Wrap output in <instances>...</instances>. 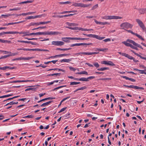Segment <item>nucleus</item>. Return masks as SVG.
Here are the masks:
<instances>
[{
  "label": "nucleus",
  "mask_w": 146,
  "mask_h": 146,
  "mask_svg": "<svg viewBox=\"0 0 146 146\" xmlns=\"http://www.w3.org/2000/svg\"><path fill=\"white\" fill-rule=\"evenodd\" d=\"M137 10L140 14H143L145 13V8L143 9H139Z\"/></svg>",
  "instance_id": "obj_17"
},
{
  "label": "nucleus",
  "mask_w": 146,
  "mask_h": 146,
  "mask_svg": "<svg viewBox=\"0 0 146 146\" xmlns=\"http://www.w3.org/2000/svg\"><path fill=\"white\" fill-rule=\"evenodd\" d=\"M76 55H80L82 56V55H90L91 54L90 52H81L78 53L76 54Z\"/></svg>",
  "instance_id": "obj_12"
},
{
  "label": "nucleus",
  "mask_w": 146,
  "mask_h": 146,
  "mask_svg": "<svg viewBox=\"0 0 146 146\" xmlns=\"http://www.w3.org/2000/svg\"><path fill=\"white\" fill-rule=\"evenodd\" d=\"M68 15H57V17H59L60 18H61L64 17H68Z\"/></svg>",
  "instance_id": "obj_53"
},
{
  "label": "nucleus",
  "mask_w": 146,
  "mask_h": 146,
  "mask_svg": "<svg viewBox=\"0 0 146 146\" xmlns=\"http://www.w3.org/2000/svg\"><path fill=\"white\" fill-rule=\"evenodd\" d=\"M104 37H100L98 35H95V38L98 39L99 40H102L105 38Z\"/></svg>",
  "instance_id": "obj_29"
},
{
  "label": "nucleus",
  "mask_w": 146,
  "mask_h": 146,
  "mask_svg": "<svg viewBox=\"0 0 146 146\" xmlns=\"http://www.w3.org/2000/svg\"><path fill=\"white\" fill-rule=\"evenodd\" d=\"M0 51L1 52H4L5 53V54L11 53V52H10L9 51H6L0 50Z\"/></svg>",
  "instance_id": "obj_49"
},
{
  "label": "nucleus",
  "mask_w": 146,
  "mask_h": 146,
  "mask_svg": "<svg viewBox=\"0 0 146 146\" xmlns=\"http://www.w3.org/2000/svg\"><path fill=\"white\" fill-rule=\"evenodd\" d=\"M66 23L67 25L70 26H74L76 25V24L75 23H70L68 22H66Z\"/></svg>",
  "instance_id": "obj_27"
},
{
  "label": "nucleus",
  "mask_w": 146,
  "mask_h": 146,
  "mask_svg": "<svg viewBox=\"0 0 146 146\" xmlns=\"http://www.w3.org/2000/svg\"><path fill=\"white\" fill-rule=\"evenodd\" d=\"M34 116L32 115H28L27 116H26L24 117L23 118H33Z\"/></svg>",
  "instance_id": "obj_54"
},
{
  "label": "nucleus",
  "mask_w": 146,
  "mask_h": 146,
  "mask_svg": "<svg viewBox=\"0 0 146 146\" xmlns=\"http://www.w3.org/2000/svg\"><path fill=\"white\" fill-rule=\"evenodd\" d=\"M109 68L108 67H104V68H98L97 69V70L99 71H103L105 70H108Z\"/></svg>",
  "instance_id": "obj_23"
},
{
  "label": "nucleus",
  "mask_w": 146,
  "mask_h": 146,
  "mask_svg": "<svg viewBox=\"0 0 146 146\" xmlns=\"http://www.w3.org/2000/svg\"><path fill=\"white\" fill-rule=\"evenodd\" d=\"M136 21L140 27L144 25L143 22L139 19H136Z\"/></svg>",
  "instance_id": "obj_18"
},
{
  "label": "nucleus",
  "mask_w": 146,
  "mask_h": 146,
  "mask_svg": "<svg viewBox=\"0 0 146 146\" xmlns=\"http://www.w3.org/2000/svg\"><path fill=\"white\" fill-rule=\"evenodd\" d=\"M44 35H57L59 34L58 32L55 31H45L44 32Z\"/></svg>",
  "instance_id": "obj_8"
},
{
  "label": "nucleus",
  "mask_w": 146,
  "mask_h": 146,
  "mask_svg": "<svg viewBox=\"0 0 146 146\" xmlns=\"http://www.w3.org/2000/svg\"><path fill=\"white\" fill-rule=\"evenodd\" d=\"M111 41V39L110 38H108L103 40V41L105 42H107L110 41Z\"/></svg>",
  "instance_id": "obj_62"
},
{
  "label": "nucleus",
  "mask_w": 146,
  "mask_h": 146,
  "mask_svg": "<svg viewBox=\"0 0 146 146\" xmlns=\"http://www.w3.org/2000/svg\"><path fill=\"white\" fill-rule=\"evenodd\" d=\"M108 65L111 66H114L115 65V64H114L111 61H108Z\"/></svg>",
  "instance_id": "obj_41"
},
{
  "label": "nucleus",
  "mask_w": 146,
  "mask_h": 146,
  "mask_svg": "<svg viewBox=\"0 0 146 146\" xmlns=\"http://www.w3.org/2000/svg\"><path fill=\"white\" fill-rule=\"evenodd\" d=\"M52 44L57 46H61L63 45L64 43L61 41H53L52 42Z\"/></svg>",
  "instance_id": "obj_7"
},
{
  "label": "nucleus",
  "mask_w": 146,
  "mask_h": 146,
  "mask_svg": "<svg viewBox=\"0 0 146 146\" xmlns=\"http://www.w3.org/2000/svg\"><path fill=\"white\" fill-rule=\"evenodd\" d=\"M140 27L142 29L143 31H146V28L144 25L142 26H140Z\"/></svg>",
  "instance_id": "obj_44"
},
{
  "label": "nucleus",
  "mask_w": 146,
  "mask_h": 146,
  "mask_svg": "<svg viewBox=\"0 0 146 146\" xmlns=\"http://www.w3.org/2000/svg\"><path fill=\"white\" fill-rule=\"evenodd\" d=\"M38 25V23H31L29 24V26L34 25Z\"/></svg>",
  "instance_id": "obj_30"
},
{
  "label": "nucleus",
  "mask_w": 146,
  "mask_h": 146,
  "mask_svg": "<svg viewBox=\"0 0 146 146\" xmlns=\"http://www.w3.org/2000/svg\"><path fill=\"white\" fill-rule=\"evenodd\" d=\"M76 74H85L87 75H88V73L87 72H86L85 71H83L81 72H78L76 73Z\"/></svg>",
  "instance_id": "obj_19"
},
{
  "label": "nucleus",
  "mask_w": 146,
  "mask_h": 146,
  "mask_svg": "<svg viewBox=\"0 0 146 146\" xmlns=\"http://www.w3.org/2000/svg\"><path fill=\"white\" fill-rule=\"evenodd\" d=\"M102 64H108V62L106 60H104L102 62Z\"/></svg>",
  "instance_id": "obj_61"
},
{
  "label": "nucleus",
  "mask_w": 146,
  "mask_h": 146,
  "mask_svg": "<svg viewBox=\"0 0 146 146\" xmlns=\"http://www.w3.org/2000/svg\"><path fill=\"white\" fill-rule=\"evenodd\" d=\"M31 35H44V32H38L36 33H31Z\"/></svg>",
  "instance_id": "obj_14"
},
{
  "label": "nucleus",
  "mask_w": 146,
  "mask_h": 146,
  "mask_svg": "<svg viewBox=\"0 0 146 146\" xmlns=\"http://www.w3.org/2000/svg\"><path fill=\"white\" fill-rule=\"evenodd\" d=\"M9 54H8L7 55H5V56H1V58H2V59L5 58L7 57H9Z\"/></svg>",
  "instance_id": "obj_64"
},
{
  "label": "nucleus",
  "mask_w": 146,
  "mask_h": 146,
  "mask_svg": "<svg viewBox=\"0 0 146 146\" xmlns=\"http://www.w3.org/2000/svg\"><path fill=\"white\" fill-rule=\"evenodd\" d=\"M66 108V107H65V108H62L60 110V111H59L58 113H60L64 111Z\"/></svg>",
  "instance_id": "obj_59"
},
{
  "label": "nucleus",
  "mask_w": 146,
  "mask_h": 146,
  "mask_svg": "<svg viewBox=\"0 0 146 146\" xmlns=\"http://www.w3.org/2000/svg\"><path fill=\"white\" fill-rule=\"evenodd\" d=\"M126 57L130 60H133L134 59V58L133 57L130 56L128 54H127Z\"/></svg>",
  "instance_id": "obj_51"
},
{
  "label": "nucleus",
  "mask_w": 146,
  "mask_h": 146,
  "mask_svg": "<svg viewBox=\"0 0 146 146\" xmlns=\"http://www.w3.org/2000/svg\"><path fill=\"white\" fill-rule=\"evenodd\" d=\"M66 86V85H65V86H59V87H57L56 88H54L53 90H57V89H59V88H62V87H65Z\"/></svg>",
  "instance_id": "obj_60"
},
{
  "label": "nucleus",
  "mask_w": 146,
  "mask_h": 146,
  "mask_svg": "<svg viewBox=\"0 0 146 146\" xmlns=\"http://www.w3.org/2000/svg\"><path fill=\"white\" fill-rule=\"evenodd\" d=\"M80 84V82H71L70 83V85H77L78 84Z\"/></svg>",
  "instance_id": "obj_35"
},
{
  "label": "nucleus",
  "mask_w": 146,
  "mask_h": 146,
  "mask_svg": "<svg viewBox=\"0 0 146 146\" xmlns=\"http://www.w3.org/2000/svg\"><path fill=\"white\" fill-rule=\"evenodd\" d=\"M34 19V16H31L27 17L25 19Z\"/></svg>",
  "instance_id": "obj_58"
},
{
  "label": "nucleus",
  "mask_w": 146,
  "mask_h": 146,
  "mask_svg": "<svg viewBox=\"0 0 146 146\" xmlns=\"http://www.w3.org/2000/svg\"><path fill=\"white\" fill-rule=\"evenodd\" d=\"M102 18L106 20H110L112 19H122V18L120 17L116 16H104L102 17Z\"/></svg>",
  "instance_id": "obj_2"
},
{
  "label": "nucleus",
  "mask_w": 146,
  "mask_h": 146,
  "mask_svg": "<svg viewBox=\"0 0 146 146\" xmlns=\"http://www.w3.org/2000/svg\"><path fill=\"white\" fill-rule=\"evenodd\" d=\"M19 32L17 31H10L7 32V34H18Z\"/></svg>",
  "instance_id": "obj_31"
},
{
  "label": "nucleus",
  "mask_w": 146,
  "mask_h": 146,
  "mask_svg": "<svg viewBox=\"0 0 146 146\" xmlns=\"http://www.w3.org/2000/svg\"><path fill=\"white\" fill-rule=\"evenodd\" d=\"M108 50V48H96L95 50L97 51V50H98V51H102V52H106V51H107Z\"/></svg>",
  "instance_id": "obj_16"
},
{
  "label": "nucleus",
  "mask_w": 146,
  "mask_h": 146,
  "mask_svg": "<svg viewBox=\"0 0 146 146\" xmlns=\"http://www.w3.org/2000/svg\"><path fill=\"white\" fill-rule=\"evenodd\" d=\"M50 21H48L46 22H38V25H45L47 24V23H50Z\"/></svg>",
  "instance_id": "obj_22"
},
{
  "label": "nucleus",
  "mask_w": 146,
  "mask_h": 146,
  "mask_svg": "<svg viewBox=\"0 0 146 146\" xmlns=\"http://www.w3.org/2000/svg\"><path fill=\"white\" fill-rule=\"evenodd\" d=\"M71 49V48H57L56 49L57 50H61L65 51L66 50H68Z\"/></svg>",
  "instance_id": "obj_33"
},
{
  "label": "nucleus",
  "mask_w": 146,
  "mask_h": 146,
  "mask_svg": "<svg viewBox=\"0 0 146 146\" xmlns=\"http://www.w3.org/2000/svg\"><path fill=\"white\" fill-rule=\"evenodd\" d=\"M98 7V4H96L95 5H94L93 7H92V9H91L92 10H94L97 8Z\"/></svg>",
  "instance_id": "obj_50"
},
{
  "label": "nucleus",
  "mask_w": 146,
  "mask_h": 146,
  "mask_svg": "<svg viewBox=\"0 0 146 146\" xmlns=\"http://www.w3.org/2000/svg\"><path fill=\"white\" fill-rule=\"evenodd\" d=\"M93 65L95 66L96 68H98L99 67L100 65L98 62H95L93 63Z\"/></svg>",
  "instance_id": "obj_45"
},
{
  "label": "nucleus",
  "mask_w": 146,
  "mask_h": 146,
  "mask_svg": "<svg viewBox=\"0 0 146 146\" xmlns=\"http://www.w3.org/2000/svg\"><path fill=\"white\" fill-rule=\"evenodd\" d=\"M34 57H23V60H29L30 59H32Z\"/></svg>",
  "instance_id": "obj_38"
},
{
  "label": "nucleus",
  "mask_w": 146,
  "mask_h": 146,
  "mask_svg": "<svg viewBox=\"0 0 146 146\" xmlns=\"http://www.w3.org/2000/svg\"><path fill=\"white\" fill-rule=\"evenodd\" d=\"M90 5V4H84L81 3H73L72 5L75 7H80L85 8L88 7Z\"/></svg>",
  "instance_id": "obj_3"
},
{
  "label": "nucleus",
  "mask_w": 146,
  "mask_h": 146,
  "mask_svg": "<svg viewBox=\"0 0 146 146\" xmlns=\"http://www.w3.org/2000/svg\"><path fill=\"white\" fill-rule=\"evenodd\" d=\"M69 54H64L57 55L58 57H61L62 56H66L70 55Z\"/></svg>",
  "instance_id": "obj_26"
},
{
  "label": "nucleus",
  "mask_w": 146,
  "mask_h": 146,
  "mask_svg": "<svg viewBox=\"0 0 146 146\" xmlns=\"http://www.w3.org/2000/svg\"><path fill=\"white\" fill-rule=\"evenodd\" d=\"M71 40H82V38L80 37H72L70 38Z\"/></svg>",
  "instance_id": "obj_28"
},
{
  "label": "nucleus",
  "mask_w": 146,
  "mask_h": 146,
  "mask_svg": "<svg viewBox=\"0 0 146 146\" xmlns=\"http://www.w3.org/2000/svg\"><path fill=\"white\" fill-rule=\"evenodd\" d=\"M53 101H50L45 102V103H44L42 104H41L40 106L41 107H45L47 106H48L49 104L52 103Z\"/></svg>",
  "instance_id": "obj_13"
},
{
  "label": "nucleus",
  "mask_w": 146,
  "mask_h": 146,
  "mask_svg": "<svg viewBox=\"0 0 146 146\" xmlns=\"http://www.w3.org/2000/svg\"><path fill=\"white\" fill-rule=\"evenodd\" d=\"M71 3V2L70 1H66L64 2H60L59 3L60 5H63L66 4H69Z\"/></svg>",
  "instance_id": "obj_34"
},
{
  "label": "nucleus",
  "mask_w": 146,
  "mask_h": 146,
  "mask_svg": "<svg viewBox=\"0 0 146 146\" xmlns=\"http://www.w3.org/2000/svg\"><path fill=\"white\" fill-rule=\"evenodd\" d=\"M127 42H129L132 44L134 46L139 47L142 49L143 48L139 44L136 43L134 41L132 40L127 39Z\"/></svg>",
  "instance_id": "obj_6"
},
{
  "label": "nucleus",
  "mask_w": 146,
  "mask_h": 146,
  "mask_svg": "<svg viewBox=\"0 0 146 146\" xmlns=\"http://www.w3.org/2000/svg\"><path fill=\"white\" fill-rule=\"evenodd\" d=\"M12 16V14H8V15H3L2 14L0 16V18H7L9 17L10 16Z\"/></svg>",
  "instance_id": "obj_20"
},
{
  "label": "nucleus",
  "mask_w": 146,
  "mask_h": 146,
  "mask_svg": "<svg viewBox=\"0 0 146 146\" xmlns=\"http://www.w3.org/2000/svg\"><path fill=\"white\" fill-rule=\"evenodd\" d=\"M69 68H70V70L73 71L74 72L76 70V69L72 67H70Z\"/></svg>",
  "instance_id": "obj_56"
},
{
  "label": "nucleus",
  "mask_w": 146,
  "mask_h": 146,
  "mask_svg": "<svg viewBox=\"0 0 146 146\" xmlns=\"http://www.w3.org/2000/svg\"><path fill=\"white\" fill-rule=\"evenodd\" d=\"M86 86H83V87H82L81 88H78V90H84L85 89H86Z\"/></svg>",
  "instance_id": "obj_57"
},
{
  "label": "nucleus",
  "mask_w": 146,
  "mask_h": 146,
  "mask_svg": "<svg viewBox=\"0 0 146 146\" xmlns=\"http://www.w3.org/2000/svg\"><path fill=\"white\" fill-rule=\"evenodd\" d=\"M67 28H68L72 30H81L82 31H92L93 30V29H84L82 28H79L78 27H66Z\"/></svg>",
  "instance_id": "obj_4"
},
{
  "label": "nucleus",
  "mask_w": 146,
  "mask_h": 146,
  "mask_svg": "<svg viewBox=\"0 0 146 146\" xmlns=\"http://www.w3.org/2000/svg\"><path fill=\"white\" fill-rule=\"evenodd\" d=\"M119 54L120 55H122V56H124L125 57H127V56L128 54H127L125 53H121L120 52H118Z\"/></svg>",
  "instance_id": "obj_40"
},
{
  "label": "nucleus",
  "mask_w": 146,
  "mask_h": 146,
  "mask_svg": "<svg viewBox=\"0 0 146 146\" xmlns=\"http://www.w3.org/2000/svg\"><path fill=\"white\" fill-rule=\"evenodd\" d=\"M70 38H72V37H63L62 38V39L64 41H66L67 39H69L71 40Z\"/></svg>",
  "instance_id": "obj_42"
},
{
  "label": "nucleus",
  "mask_w": 146,
  "mask_h": 146,
  "mask_svg": "<svg viewBox=\"0 0 146 146\" xmlns=\"http://www.w3.org/2000/svg\"><path fill=\"white\" fill-rule=\"evenodd\" d=\"M29 32L28 31H27L26 32L25 31H21V32H19L18 34H23L24 35H23V36H31V33H29Z\"/></svg>",
  "instance_id": "obj_10"
},
{
  "label": "nucleus",
  "mask_w": 146,
  "mask_h": 146,
  "mask_svg": "<svg viewBox=\"0 0 146 146\" xmlns=\"http://www.w3.org/2000/svg\"><path fill=\"white\" fill-rule=\"evenodd\" d=\"M27 43H31L33 45H36L37 43L36 42H34L31 41H27Z\"/></svg>",
  "instance_id": "obj_46"
},
{
  "label": "nucleus",
  "mask_w": 146,
  "mask_h": 146,
  "mask_svg": "<svg viewBox=\"0 0 146 146\" xmlns=\"http://www.w3.org/2000/svg\"><path fill=\"white\" fill-rule=\"evenodd\" d=\"M135 36H136L137 37H138L139 38V39H141V40H144V39L140 35H139L137 33H135V34L134 35Z\"/></svg>",
  "instance_id": "obj_32"
},
{
  "label": "nucleus",
  "mask_w": 146,
  "mask_h": 146,
  "mask_svg": "<svg viewBox=\"0 0 146 146\" xmlns=\"http://www.w3.org/2000/svg\"><path fill=\"white\" fill-rule=\"evenodd\" d=\"M139 73L141 74H144L145 70H139Z\"/></svg>",
  "instance_id": "obj_63"
},
{
  "label": "nucleus",
  "mask_w": 146,
  "mask_h": 146,
  "mask_svg": "<svg viewBox=\"0 0 146 146\" xmlns=\"http://www.w3.org/2000/svg\"><path fill=\"white\" fill-rule=\"evenodd\" d=\"M107 24L109 25L110 23L108 22H100V25H104Z\"/></svg>",
  "instance_id": "obj_47"
},
{
  "label": "nucleus",
  "mask_w": 146,
  "mask_h": 146,
  "mask_svg": "<svg viewBox=\"0 0 146 146\" xmlns=\"http://www.w3.org/2000/svg\"><path fill=\"white\" fill-rule=\"evenodd\" d=\"M92 43H81V45H87L92 44Z\"/></svg>",
  "instance_id": "obj_55"
},
{
  "label": "nucleus",
  "mask_w": 146,
  "mask_h": 146,
  "mask_svg": "<svg viewBox=\"0 0 146 146\" xmlns=\"http://www.w3.org/2000/svg\"><path fill=\"white\" fill-rule=\"evenodd\" d=\"M120 26L121 27V29L125 30V28L131 29L133 27V25L128 22H124L121 23Z\"/></svg>",
  "instance_id": "obj_1"
},
{
  "label": "nucleus",
  "mask_w": 146,
  "mask_h": 146,
  "mask_svg": "<svg viewBox=\"0 0 146 146\" xmlns=\"http://www.w3.org/2000/svg\"><path fill=\"white\" fill-rule=\"evenodd\" d=\"M129 88H134L137 90H144V88L142 87L138 86H136L130 85L129 86Z\"/></svg>",
  "instance_id": "obj_11"
},
{
  "label": "nucleus",
  "mask_w": 146,
  "mask_h": 146,
  "mask_svg": "<svg viewBox=\"0 0 146 146\" xmlns=\"http://www.w3.org/2000/svg\"><path fill=\"white\" fill-rule=\"evenodd\" d=\"M10 54H9V56H14L15 55H16L18 54V53L17 52H15L14 53H12L11 52V53H10Z\"/></svg>",
  "instance_id": "obj_43"
},
{
  "label": "nucleus",
  "mask_w": 146,
  "mask_h": 146,
  "mask_svg": "<svg viewBox=\"0 0 146 146\" xmlns=\"http://www.w3.org/2000/svg\"><path fill=\"white\" fill-rule=\"evenodd\" d=\"M13 95V94H8L7 95L3 96H0V98H3L5 97H7Z\"/></svg>",
  "instance_id": "obj_37"
},
{
  "label": "nucleus",
  "mask_w": 146,
  "mask_h": 146,
  "mask_svg": "<svg viewBox=\"0 0 146 146\" xmlns=\"http://www.w3.org/2000/svg\"><path fill=\"white\" fill-rule=\"evenodd\" d=\"M125 31H127V32H128L129 33H131L132 34H133V35H135V33H133L132 31H131L130 30H126V29H125Z\"/></svg>",
  "instance_id": "obj_52"
},
{
  "label": "nucleus",
  "mask_w": 146,
  "mask_h": 146,
  "mask_svg": "<svg viewBox=\"0 0 146 146\" xmlns=\"http://www.w3.org/2000/svg\"><path fill=\"white\" fill-rule=\"evenodd\" d=\"M127 42H129L132 44L134 46L139 47L142 49L143 48L139 44L136 43L134 41L132 40L127 39Z\"/></svg>",
  "instance_id": "obj_5"
},
{
  "label": "nucleus",
  "mask_w": 146,
  "mask_h": 146,
  "mask_svg": "<svg viewBox=\"0 0 146 146\" xmlns=\"http://www.w3.org/2000/svg\"><path fill=\"white\" fill-rule=\"evenodd\" d=\"M96 35L93 34H88L86 35V36L89 37H92L95 38Z\"/></svg>",
  "instance_id": "obj_36"
},
{
  "label": "nucleus",
  "mask_w": 146,
  "mask_h": 146,
  "mask_svg": "<svg viewBox=\"0 0 146 146\" xmlns=\"http://www.w3.org/2000/svg\"><path fill=\"white\" fill-rule=\"evenodd\" d=\"M14 105V102L12 101V102H10L9 103L7 104H6L4 106H7L8 105Z\"/></svg>",
  "instance_id": "obj_48"
},
{
  "label": "nucleus",
  "mask_w": 146,
  "mask_h": 146,
  "mask_svg": "<svg viewBox=\"0 0 146 146\" xmlns=\"http://www.w3.org/2000/svg\"><path fill=\"white\" fill-rule=\"evenodd\" d=\"M0 42L3 43H5L6 42L10 43L11 42V41L7 40H5L1 39H0Z\"/></svg>",
  "instance_id": "obj_25"
},
{
  "label": "nucleus",
  "mask_w": 146,
  "mask_h": 146,
  "mask_svg": "<svg viewBox=\"0 0 146 146\" xmlns=\"http://www.w3.org/2000/svg\"><path fill=\"white\" fill-rule=\"evenodd\" d=\"M95 78V77L94 76H91L87 78H80V81H88L90 80L94 79Z\"/></svg>",
  "instance_id": "obj_9"
},
{
  "label": "nucleus",
  "mask_w": 146,
  "mask_h": 146,
  "mask_svg": "<svg viewBox=\"0 0 146 146\" xmlns=\"http://www.w3.org/2000/svg\"><path fill=\"white\" fill-rule=\"evenodd\" d=\"M60 74H61V73H56L49 74L48 75V76H54L55 75L56 76H60Z\"/></svg>",
  "instance_id": "obj_24"
},
{
  "label": "nucleus",
  "mask_w": 146,
  "mask_h": 146,
  "mask_svg": "<svg viewBox=\"0 0 146 146\" xmlns=\"http://www.w3.org/2000/svg\"><path fill=\"white\" fill-rule=\"evenodd\" d=\"M127 42H127V41H123L122 42V43L124 44L126 46H129L132 48L133 45L130 44L129 43Z\"/></svg>",
  "instance_id": "obj_15"
},
{
  "label": "nucleus",
  "mask_w": 146,
  "mask_h": 146,
  "mask_svg": "<svg viewBox=\"0 0 146 146\" xmlns=\"http://www.w3.org/2000/svg\"><path fill=\"white\" fill-rule=\"evenodd\" d=\"M71 61V59H63L60 60L61 62H69Z\"/></svg>",
  "instance_id": "obj_21"
},
{
  "label": "nucleus",
  "mask_w": 146,
  "mask_h": 146,
  "mask_svg": "<svg viewBox=\"0 0 146 146\" xmlns=\"http://www.w3.org/2000/svg\"><path fill=\"white\" fill-rule=\"evenodd\" d=\"M36 90V88H29L26 89L25 90V91H29V90H33L34 91L35 90Z\"/></svg>",
  "instance_id": "obj_39"
}]
</instances>
